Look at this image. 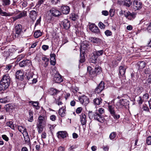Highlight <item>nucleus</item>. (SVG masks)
<instances>
[{
    "mask_svg": "<svg viewBox=\"0 0 151 151\" xmlns=\"http://www.w3.org/2000/svg\"><path fill=\"white\" fill-rule=\"evenodd\" d=\"M78 18V16L74 13H72L70 14V18L72 20L75 21Z\"/></svg>",
    "mask_w": 151,
    "mask_h": 151,
    "instance_id": "nucleus-30",
    "label": "nucleus"
},
{
    "mask_svg": "<svg viewBox=\"0 0 151 151\" xmlns=\"http://www.w3.org/2000/svg\"><path fill=\"white\" fill-rule=\"evenodd\" d=\"M56 73L54 75L53 80L56 83H60L63 81V79L61 76L58 73Z\"/></svg>",
    "mask_w": 151,
    "mask_h": 151,
    "instance_id": "nucleus-13",
    "label": "nucleus"
},
{
    "mask_svg": "<svg viewBox=\"0 0 151 151\" xmlns=\"http://www.w3.org/2000/svg\"><path fill=\"white\" fill-rule=\"evenodd\" d=\"M145 63L143 61H140L138 62L137 66L140 69H142L145 66Z\"/></svg>",
    "mask_w": 151,
    "mask_h": 151,
    "instance_id": "nucleus-29",
    "label": "nucleus"
},
{
    "mask_svg": "<svg viewBox=\"0 0 151 151\" xmlns=\"http://www.w3.org/2000/svg\"><path fill=\"white\" fill-rule=\"evenodd\" d=\"M109 12L110 16L111 17H113L114 14L115 10L114 9H111L109 11Z\"/></svg>",
    "mask_w": 151,
    "mask_h": 151,
    "instance_id": "nucleus-50",
    "label": "nucleus"
},
{
    "mask_svg": "<svg viewBox=\"0 0 151 151\" xmlns=\"http://www.w3.org/2000/svg\"><path fill=\"white\" fill-rule=\"evenodd\" d=\"M114 115H111L113 116L114 119H118L120 118V115L118 114H116V113L114 114Z\"/></svg>",
    "mask_w": 151,
    "mask_h": 151,
    "instance_id": "nucleus-56",
    "label": "nucleus"
},
{
    "mask_svg": "<svg viewBox=\"0 0 151 151\" xmlns=\"http://www.w3.org/2000/svg\"><path fill=\"white\" fill-rule=\"evenodd\" d=\"M14 13L6 12H3L1 8H0V15L2 16L5 17H9L14 15Z\"/></svg>",
    "mask_w": 151,
    "mask_h": 151,
    "instance_id": "nucleus-24",
    "label": "nucleus"
},
{
    "mask_svg": "<svg viewBox=\"0 0 151 151\" xmlns=\"http://www.w3.org/2000/svg\"><path fill=\"white\" fill-rule=\"evenodd\" d=\"M62 24H63V26L65 29H68L70 26V22L68 19H65L61 22Z\"/></svg>",
    "mask_w": 151,
    "mask_h": 151,
    "instance_id": "nucleus-21",
    "label": "nucleus"
},
{
    "mask_svg": "<svg viewBox=\"0 0 151 151\" xmlns=\"http://www.w3.org/2000/svg\"><path fill=\"white\" fill-rule=\"evenodd\" d=\"M37 127L38 133H40L43 130V127L41 124H37Z\"/></svg>",
    "mask_w": 151,
    "mask_h": 151,
    "instance_id": "nucleus-35",
    "label": "nucleus"
},
{
    "mask_svg": "<svg viewBox=\"0 0 151 151\" xmlns=\"http://www.w3.org/2000/svg\"><path fill=\"white\" fill-rule=\"evenodd\" d=\"M90 40L92 42L97 45L100 44L101 42V40L100 39L96 37H91Z\"/></svg>",
    "mask_w": 151,
    "mask_h": 151,
    "instance_id": "nucleus-25",
    "label": "nucleus"
},
{
    "mask_svg": "<svg viewBox=\"0 0 151 151\" xmlns=\"http://www.w3.org/2000/svg\"><path fill=\"white\" fill-rule=\"evenodd\" d=\"M65 106H63L58 111L59 114L62 117H64L65 115Z\"/></svg>",
    "mask_w": 151,
    "mask_h": 151,
    "instance_id": "nucleus-26",
    "label": "nucleus"
},
{
    "mask_svg": "<svg viewBox=\"0 0 151 151\" xmlns=\"http://www.w3.org/2000/svg\"><path fill=\"white\" fill-rule=\"evenodd\" d=\"M88 115L90 119H93L94 120L101 122H103L104 121V118L102 115L96 112H93L92 111H89L88 113Z\"/></svg>",
    "mask_w": 151,
    "mask_h": 151,
    "instance_id": "nucleus-1",
    "label": "nucleus"
},
{
    "mask_svg": "<svg viewBox=\"0 0 151 151\" xmlns=\"http://www.w3.org/2000/svg\"><path fill=\"white\" fill-rule=\"evenodd\" d=\"M31 64L30 61L28 60H23L22 61L20 62L19 63V66L23 67L25 66H28Z\"/></svg>",
    "mask_w": 151,
    "mask_h": 151,
    "instance_id": "nucleus-18",
    "label": "nucleus"
},
{
    "mask_svg": "<svg viewBox=\"0 0 151 151\" xmlns=\"http://www.w3.org/2000/svg\"><path fill=\"white\" fill-rule=\"evenodd\" d=\"M94 71L96 73L97 75L99 74L100 73L101 71V68L98 65H96Z\"/></svg>",
    "mask_w": 151,
    "mask_h": 151,
    "instance_id": "nucleus-39",
    "label": "nucleus"
},
{
    "mask_svg": "<svg viewBox=\"0 0 151 151\" xmlns=\"http://www.w3.org/2000/svg\"><path fill=\"white\" fill-rule=\"evenodd\" d=\"M67 134L66 131H59L57 133V137L59 139H63L66 137Z\"/></svg>",
    "mask_w": 151,
    "mask_h": 151,
    "instance_id": "nucleus-19",
    "label": "nucleus"
},
{
    "mask_svg": "<svg viewBox=\"0 0 151 151\" xmlns=\"http://www.w3.org/2000/svg\"><path fill=\"white\" fill-rule=\"evenodd\" d=\"M79 116L80 121L81 124L83 125H85L87 122L86 115L84 113H82Z\"/></svg>",
    "mask_w": 151,
    "mask_h": 151,
    "instance_id": "nucleus-14",
    "label": "nucleus"
},
{
    "mask_svg": "<svg viewBox=\"0 0 151 151\" xmlns=\"http://www.w3.org/2000/svg\"><path fill=\"white\" fill-rule=\"evenodd\" d=\"M27 12L26 11H23L17 16L14 17H13L12 18L13 19L14 21H15L17 19L26 16L27 15Z\"/></svg>",
    "mask_w": 151,
    "mask_h": 151,
    "instance_id": "nucleus-16",
    "label": "nucleus"
},
{
    "mask_svg": "<svg viewBox=\"0 0 151 151\" xmlns=\"http://www.w3.org/2000/svg\"><path fill=\"white\" fill-rule=\"evenodd\" d=\"M124 15L125 17L126 18L130 20H132V18H134L135 17V13H134L132 12L131 13L129 11L125 12V11H124Z\"/></svg>",
    "mask_w": 151,
    "mask_h": 151,
    "instance_id": "nucleus-9",
    "label": "nucleus"
},
{
    "mask_svg": "<svg viewBox=\"0 0 151 151\" xmlns=\"http://www.w3.org/2000/svg\"><path fill=\"white\" fill-rule=\"evenodd\" d=\"M42 35V33L40 30H37L34 33V36L35 38H37Z\"/></svg>",
    "mask_w": 151,
    "mask_h": 151,
    "instance_id": "nucleus-37",
    "label": "nucleus"
},
{
    "mask_svg": "<svg viewBox=\"0 0 151 151\" xmlns=\"http://www.w3.org/2000/svg\"><path fill=\"white\" fill-rule=\"evenodd\" d=\"M143 101L144 99H142L140 96L139 97L138 103L139 105H141L142 104Z\"/></svg>",
    "mask_w": 151,
    "mask_h": 151,
    "instance_id": "nucleus-63",
    "label": "nucleus"
},
{
    "mask_svg": "<svg viewBox=\"0 0 151 151\" xmlns=\"http://www.w3.org/2000/svg\"><path fill=\"white\" fill-rule=\"evenodd\" d=\"M143 83L144 84L150 83H151V74L149 76L148 78L146 80H144L143 81Z\"/></svg>",
    "mask_w": 151,
    "mask_h": 151,
    "instance_id": "nucleus-46",
    "label": "nucleus"
},
{
    "mask_svg": "<svg viewBox=\"0 0 151 151\" xmlns=\"http://www.w3.org/2000/svg\"><path fill=\"white\" fill-rule=\"evenodd\" d=\"M116 132H113L110 134L109 137V138L111 140H113L116 137Z\"/></svg>",
    "mask_w": 151,
    "mask_h": 151,
    "instance_id": "nucleus-45",
    "label": "nucleus"
},
{
    "mask_svg": "<svg viewBox=\"0 0 151 151\" xmlns=\"http://www.w3.org/2000/svg\"><path fill=\"white\" fill-rule=\"evenodd\" d=\"M42 60L45 63V64H46V63H47L49 61V59L45 57H42Z\"/></svg>",
    "mask_w": 151,
    "mask_h": 151,
    "instance_id": "nucleus-59",
    "label": "nucleus"
},
{
    "mask_svg": "<svg viewBox=\"0 0 151 151\" xmlns=\"http://www.w3.org/2000/svg\"><path fill=\"white\" fill-rule=\"evenodd\" d=\"M90 30L93 32L99 33H100V30L98 27L94 24L90 25L89 26Z\"/></svg>",
    "mask_w": 151,
    "mask_h": 151,
    "instance_id": "nucleus-17",
    "label": "nucleus"
},
{
    "mask_svg": "<svg viewBox=\"0 0 151 151\" xmlns=\"http://www.w3.org/2000/svg\"><path fill=\"white\" fill-rule=\"evenodd\" d=\"M1 137H2V138H3V139L4 140H5L7 142L9 141V138L6 135H5V134L2 135L1 136Z\"/></svg>",
    "mask_w": 151,
    "mask_h": 151,
    "instance_id": "nucleus-55",
    "label": "nucleus"
},
{
    "mask_svg": "<svg viewBox=\"0 0 151 151\" xmlns=\"http://www.w3.org/2000/svg\"><path fill=\"white\" fill-rule=\"evenodd\" d=\"M98 111L100 114H102L104 112V109L102 108H100L98 110Z\"/></svg>",
    "mask_w": 151,
    "mask_h": 151,
    "instance_id": "nucleus-61",
    "label": "nucleus"
},
{
    "mask_svg": "<svg viewBox=\"0 0 151 151\" xmlns=\"http://www.w3.org/2000/svg\"><path fill=\"white\" fill-rule=\"evenodd\" d=\"M27 77L28 80H29L31 78H32L33 77V74L32 73H29L27 75Z\"/></svg>",
    "mask_w": 151,
    "mask_h": 151,
    "instance_id": "nucleus-54",
    "label": "nucleus"
},
{
    "mask_svg": "<svg viewBox=\"0 0 151 151\" xmlns=\"http://www.w3.org/2000/svg\"><path fill=\"white\" fill-rule=\"evenodd\" d=\"M142 109L143 110L147 111H149V109L147 106L146 104H144L143 105Z\"/></svg>",
    "mask_w": 151,
    "mask_h": 151,
    "instance_id": "nucleus-51",
    "label": "nucleus"
},
{
    "mask_svg": "<svg viewBox=\"0 0 151 151\" xmlns=\"http://www.w3.org/2000/svg\"><path fill=\"white\" fill-rule=\"evenodd\" d=\"M50 119L52 121H54L56 119V117L55 115H52L50 116Z\"/></svg>",
    "mask_w": 151,
    "mask_h": 151,
    "instance_id": "nucleus-58",
    "label": "nucleus"
},
{
    "mask_svg": "<svg viewBox=\"0 0 151 151\" xmlns=\"http://www.w3.org/2000/svg\"><path fill=\"white\" fill-rule=\"evenodd\" d=\"M105 88L104 83L101 81L95 89V92L96 93H99L104 89Z\"/></svg>",
    "mask_w": 151,
    "mask_h": 151,
    "instance_id": "nucleus-6",
    "label": "nucleus"
},
{
    "mask_svg": "<svg viewBox=\"0 0 151 151\" xmlns=\"http://www.w3.org/2000/svg\"><path fill=\"white\" fill-rule=\"evenodd\" d=\"M2 4L5 6L9 5L10 4V0H2Z\"/></svg>",
    "mask_w": 151,
    "mask_h": 151,
    "instance_id": "nucleus-42",
    "label": "nucleus"
},
{
    "mask_svg": "<svg viewBox=\"0 0 151 151\" xmlns=\"http://www.w3.org/2000/svg\"><path fill=\"white\" fill-rule=\"evenodd\" d=\"M89 73L90 78H93L96 76L97 75L96 73L95 72V71L93 70H92L91 71H90Z\"/></svg>",
    "mask_w": 151,
    "mask_h": 151,
    "instance_id": "nucleus-41",
    "label": "nucleus"
},
{
    "mask_svg": "<svg viewBox=\"0 0 151 151\" xmlns=\"http://www.w3.org/2000/svg\"><path fill=\"white\" fill-rule=\"evenodd\" d=\"M9 99L7 96H6L4 98H1L0 99V102L1 103H6L9 102Z\"/></svg>",
    "mask_w": 151,
    "mask_h": 151,
    "instance_id": "nucleus-38",
    "label": "nucleus"
},
{
    "mask_svg": "<svg viewBox=\"0 0 151 151\" xmlns=\"http://www.w3.org/2000/svg\"><path fill=\"white\" fill-rule=\"evenodd\" d=\"M7 125L12 129H14V126L12 122L9 121L6 123Z\"/></svg>",
    "mask_w": 151,
    "mask_h": 151,
    "instance_id": "nucleus-43",
    "label": "nucleus"
},
{
    "mask_svg": "<svg viewBox=\"0 0 151 151\" xmlns=\"http://www.w3.org/2000/svg\"><path fill=\"white\" fill-rule=\"evenodd\" d=\"M49 12V15L51 16L58 17L60 16L61 14V12L59 10L54 8H52L50 9Z\"/></svg>",
    "mask_w": 151,
    "mask_h": 151,
    "instance_id": "nucleus-7",
    "label": "nucleus"
},
{
    "mask_svg": "<svg viewBox=\"0 0 151 151\" xmlns=\"http://www.w3.org/2000/svg\"><path fill=\"white\" fill-rule=\"evenodd\" d=\"M4 108L6 109V111L7 112L10 111V110L14 109L15 107L13 104H9L6 105Z\"/></svg>",
    "mask_w": 151,
    "mask_h": 151,
    "instance_id": "nucleus-27",
    "label": "nucleus"
},
{
    "mask_svg": "<svg viewBox=\"0 0 151 151\" xmlns=\"http://www.w3.org/2000/svg\"><path fill=\"white\" fill-rule=\"evenodd\" d=\"M143 98L146 100L148 99L149 98L148 94L147 93L144 94L143 95Z\"/></svg>",
    "mask_w": 151,
    "mask_h": 151,
    "instance_id": "nucleus-62",
    "label": "nucleus"
},
{
    "mask_svg": "<svg viewBox=\"0 0 151 151\" xmlns=\"http://www.w3.org/2000/svg\"><path fill=\"white\" fill-rule=\"evenodd\" d=\"M133 7L135 10H139L142 8V3L138 0H134L133 2Z\"/></svg>",
    "mask_w": 151,
    "mask_h": 151,
    "instance_id": "nucleus-10",
    "label": "nucleus"
},
{
    "mask_svg": "<svg viewBox=\"0 0 151 151\" xmlns=\"http://www.w3.org/2000/svg\"><path fill=\"white\" fill-rule=\"evenodd\" d=\"M29 116L28 118V120L29 122H32L33 120V112L32 111L29 110Z\"/></svg>",
    "mask_w": 151,
    "mask_h": 151,
    "instance_id": "nucleus-34",
    "label": "nucleus"
},
{
    "mask_svg": "<svg viewBox=\"0 0 151 151\" xmlns=\"http://www.w3.org/2000/svg\"><path fill=\"white\" fill-rule=\"evenodd\" d=\"M104 33L106 35L107 37L110 36L112 35V32L111 31L109 30H106Z\"/></svg>",
    "mask_w": 151,
    "mask_h": 151,
    "instance_id": "nucleus-47",
    "label": "nucleus"
},
{
    "mask_svg": "<svg viewBox=\"0 0 151 151\" xmlns=\"http://www.w3.org/2000/svg\"><path fill=\"white\" fill-rule=\"evenodd\" d=\"M146 143L148 145L151 144V136H149L147 137L146 140Z\"/></svg>",
    "mask_w": 151,
    "mask_h": 151,
    "instance_id": "nucleus-48",
    "label": "nucleus"
},
{
    "mask_svg": "<svg viewBox=\"0 0 151 151\" xmlns=\"http://www.w3.org/2000/svg\"><path fill=\"white\" fill-rule=\"evenodd\" d=\"M143 88L141 86L136 87L134 90V93L136 95L140 94L143 91Z\"/></svg>",
    "mask_w": 151,
    "mask_h": 151,
    "instance_id": "nucleus-23",
    "label": "nucleus"
},
{
    "mask_svg": "<svg viewBox=\"0 0 151 151\" xmlns=\"http://www.w3.org/2000/svg\"><path fill=\"white\" fill-rule=\"evenodd\" d=\"M60 0H51V3L54 5H56L60 2Z\"/></svg>",
    "mask_w": 151,
    "mask_h": 151,
    "instance_id": "nucleus-49",
    "label": "nucleus"
},
{
    "mask_svg": "<svg viewBox=\"0 0 151 151\" xmlns=\"http://www.w3.org/2000/svg\"><path fill=\"white\" fill-rule=\"evenodd\" d=\"M18 129L20 132L22 133V131L23 132L24 130H26V128H24L22 126H19L18 127Z\"/></svg>",
    "mask_w": 151,
    "mask_h": 151,
    "instance_id": "nucleus-52",
    "label": "nucleus"
},
{
    "mask_svg": "<svg viewBox=\"0 0 151 151\" xmlns=\"http://www.w3.org/2000/svg\"><path fill=\"white\" fill-rule=\"evenodd\" d=\"M61 10L63 14H66L69 13L70 9L68 6H63L61 7Z\"/></svg>",
    "mask_w": 151,
    "mask_h": 151,
    "instance_id": "nucleus-22",
    "label": "nucleus"
},
{
    "mask_svg": "<svg viewBox=\"0 0 151 151\" xmlns=\"http://www.w3.org/2000/svg\"><path fill=\"white\" fill-rule=\"evenodd\" d=\"M102 99L101 98H97L93 100V102L95 104L97 105H100L101 103Z\"/></svg>",
    "mask_w": 151,
    "mask_h": 151,
    "instance_id": "nucleus-33",
    "label": "nucleus"
},
{
    "mask_svg": "<svg viewBox=\"0 0 151 151\" xmlns=\"http://www.w3.org/2000/svg\"><path fill=\"white\" fill-rule=\"evenodd\" d=\"M16 78L19 80L22 81L24 78V73L21 70H17L16 73Z\"/></svg>",
    "mask_w": 151,
    "mask_h": 151,
    "instance_id": "nucleus-12",
    "label": "nucleus"
},
{
    "mask_svg": "<svg viewBox=\"0 0 151 151\" xmlns=\"http://www.w3.org/2000/svg\"><path fill=\"white\" fill-rule=\"evenodd\" d=\"M108 110L110 114L111 115H114L115 111L114 110L115 106L114 105H109Z\"/></svg>",
    "mask_w": 151,
    "mask_h": 151,
    "instance_id": "nucleus-28",
    "label": "nucleus"
},
{
    "mask_svg": "<svg viewBox=\"0 0 151 151\" xmlns=\"http://www.w3.org/2000/svg\"><path fill=\"white\" fill-rule=\"evenodd\" d=\"M6 81L10 83V78L9 76L8 75H4L2 78Z\"/></svg>",
    "mask_w": 151,
    "mask_h": 151,
    "instance_id": "nucleus-44",
    "label": "nucleus"
},
{
    "mask_svg": "<svg viewBox=\"0 0 151 151\" xmlns=\"http://www.w3.org/2000/svg\"><path fill=\"white\" fill-rule=\"evenodd\" d=\"M15 37H18L19 36L21 33L22 32V26L20 24L16 25L15 27Z\"/></svg>",
    "mask_w": 151,
    "mask_h": 151,
    "instance_id": "nucleus-5",
    "label": "nucleus"
},
{
    "mask_svg": "<svg viewBox=\"0 0 151 151\" xmlns=\"http://www.w3.org/2000/svg\"><path fill=\"white\" fill-rule=\"evenodd\" d=\"M78 99L81 104L85 105H87L89 102L88 98L85 96H79Z\"/></svg>",
    "mask_w": 151,
    "mask_h": 151,
    "instance_id": "nucleus-8",
    "label": "nucleus"
},
{
    "mask_svg": "<svg viewBox=\"0 0 151 151\" xmlns=\"http://www.w3.org/2000/svg\"><path fill=\"white\" fill-rule=\"evenodd\" d=\"M124 5L127 7H130L132 5V2L131 0H124Z\"/></svg>",
    "mask_w": 151,
    "mask_h": 151,
    "instance_id": "nucleus-31",
    "label": "nucleus"
},
{
    "mask_svg": "<svg viewBox=\"0 0 151 151\" xmlns=\"http://www.w3.org/2000/svg\"><path fill=\"white\" fill-rule=\"evenodd\" d=\"M99 27L101 29H104L105 28V25L102 22H100L98 24Z\"/></svg>",
    "mask_w": 151,
    "mask_h": 151,
    "instance_id": "nucleus-53",
    "label": "nucleus"
},
{
    "mask_svg": "<svg viewBox=\"0 0 151 151\" xmlns=\"http://www.w3.org/2000/svg\"><path fill=\"white\" fill-rule=\"evenodd\" d=\"M58 92V90L56 89H55L53 88H51L50 90L49 93L51 95H55Z\"/></svg>",
    "mask_w": 151,
    "mask_h": 151,
    "instance_id": "nucleus-36",
    "label": "nucleus"
},
{
    "mask_svg": "<svg viewBox=\"0 0 151 151\" xmlns=\"http://www.w3.org/2000/svg\"><path fill=\"white\" fill-rule=\"evenodd\" d=\"M47 118L45 114L40 115L38 118L37 124L42 125L45 122Z\"/></svg>",
    "mask_w": 151,
    "mask_h": 151,
    "instance_id": "nucleus-11",
    "label": "nucleus"
},
{
    "mask_svg": "<svg viewBox=\"0 0 151 151\" xmlns=\"http://www.w3.org/2000/svg\"><path fill=\"white\" fill-rule=\"evenodd\" d=\"M147 30L149 32L151 33V22L147 28Z\"/></svg>",
    "mask_w": 151,
    "mask_h": 151,
    "instance_id": "nucleus-64",
    "label": "nucleus"
},
{
    "mask_svg": "<svg viewBox=\"0 0 151 151\" xmlns=\"http://www.w3.org/2000/svg\"><path fill=\"white\" fill-rule=\"evenodd\" d=\"M37 13V12L34 10L29 11V16L32 21H34L36 19Z\"/></svg>",
    "mask_w": 151,
    "mask_h": 151,
    "instance_id": "nucleus-15",
    "label": "nucleus"
},
{
    "mask_svg": "<svg viewBox=\"0 0 151 151\" xmlns=\"http://www.w3.org/2000/svg\"><path fill=\"white\" fill-rule=\"evenodd\" d=\"M29 103H31L33 106L35 107L36 109H39L40 107L39 106V103L37 101H30Z\"/></svg>",
    "mask_w": 151,
    "mask_h": 151,
    "instance_id": "nucleus-32",
    "label": "nucleus"
},
{
    "mask_svg": "<svg viewBox=\"0 0 151 151\" xmlns=\"http://www.w3.org/2000/svg\"><path fill=\"white\" fill-rule=\"evenodd\" d=\"M128 101L127 99H120L116 104V108L120 109L125 107L128 104Z\"/></svg>",
    "mask_w": 151,
    "mask_h": 151,
    "instance_id": "nucleus-3",
    "label": "nucleus"
},
{
    "mask_svg": "<svg viewBox=\"0 0 151 151\" xmlns=\"http://www.w3.org/2000/svg\"><path fill=\"white\" fill-rule=\"evenodd\" d=\"M82 110V108L81 107H79L78 108L76 109V112L77 114H79L81 112Z\"/></svg>",
    "mask_w": 151,
    "mask_h": 151,
    "instance_id": "nucleus-57",
    "label": "nucleus"
},
{
    "mask_svg": "<svg viewBox=\"0 0 151 151\" xmlns=\"http://www.w3.org/2000/svg\"><path fill=\"white\" fill-rule=\"evenodd\" d=\"M127 66L125 65L120 66L119 68V74L121 76H124L125 73Z\"/></svg>",
    "mask_w": 151,
    "mask_h": 151,
    "instance_id": "nucleus-20",
    "label": "nucleus"
},
{
    "mask_svg": "<svg viewBox=\"0 0 151 151\" xmlns=\"http://www.w3.org/2000/svg\"><path fill=\"white\" fill-rule=\"evenodd\" d=\"M102 14L105 16H107L109 14V12L106 10H103L102 11Z\"/></svg>",
    "mask_w": 151,
    "mask_h": 151,
    "instance_id": "nucleus-60",
    "label": "nucleus"
},
{
    "mask_svg": "<svg viewBox=\"0 0 151 151\" xmlns=\"http://www.w3.org/2000/svg\"><path fill=\"white\" fill-rule=\"evenodd\" d=\"M80 59L79 60V62L80 63H83L85 61L84 55L83 53H81V52L80 54Z\"/></svg>",
    "mask_w": 151,
    "mask_h": 151,
    "instance_id": "nucleus-40",
    "label": "nucleus"
},
{
    "mask_svg": "<svg viewBox=\"0 0 151 151\" xmlns=\"http://www.w3.org/2000/svg\"><path fill=\"white\" fill-rule=\"evenodd\" d=\"M104 52L103 50H96L93 52V55L92 56L91 58V62L93 63H96L97 59L98 57L102 55Z\"/></svg>",
    "mask_w": 151,
    "mask_h": 151,
    "instance_id": "nucleus-2",
    "label": "nucleus"
},
{
    "mask_svg": "<svg viewBox=\"0 0 151 151\" xmlns=\"http://www.w3.org/2000/svg\"><path fill=\"white\" fill-rule=\"evenodd\" d=\"M10 83L6 81L2 78L0 81V90H4L7 89L9 86Z\"/></svg>",
    "mask_w": 151,
    "mask_h": 151,
    "instance_id": "nucleus-4",
    "label": "nucleus"
}]
</instances>
